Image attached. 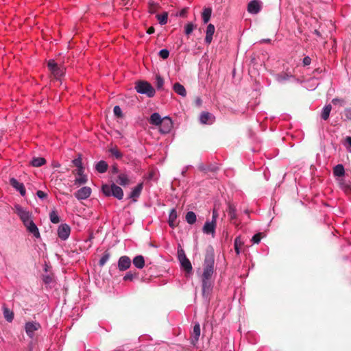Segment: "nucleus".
Listing matches in <instances>:
<instances>
[{"instance_id": "obj_32", "label": "nucleus", "mask_w": 351, "mask_h": 351, "mask_svg": "<svg viewBox=\"0 0 351 351\" xmlns=\"http://www.w3.org/2000/svg\"><path fill=\"white\" fill-rule=\"evenodd\" d=\"M186 221L189 224L193 225L196 222L197 216L193 211H189L186 214Z\"/></svg>"}, {"instance_id": "obj_49", "label": "nucleus", "mask_w": 351, "mask_h": 351, "mask_svg": "<svg viewBox=\"0 0 351 351\" xmlns=\"http://www.w3.org/2000/svg\"><path fill=\"white\" fill-rule=\"evenodd\" d=\"M36 195L38 196V198H40L41 199H44L47 197V193H46L45 192H44L43 191H40V190L37 191Z\"/></svg>"}, {"instance_id": "obj_48", "label": "nucleus", "mask_w": 351, "mask_h": 351, "mask_svg": "<svg viewBox=\"0 0 351 351\" xmlns=\"http://www.w3.org/2000/svg\"><path fill=\"white\" fill-rule=\"evenodd\" d=\"M73 164L76 167H83L82 166V159L80 157L77 158H75L74 160H73L72 161Z\"/></svg>"}, {"instance_id": "obj_12", "label": "nucleus", "mask_w": 351, "mask_h": 351, "mask_svg": "<svg viewBox=\"0 0 351 351\" xmlns=\"http://www.w3.org/2000/svg\"><path fill=\"white\" fill-rule=\"evenodd\" d=\"M10 184L17 191H19L21 196L24 197L26 194V190L23 183L19 182L16 178H12L10 179Z\"/></svg>"}, {"instance_id": "obj_19", "label": "nucleus", "mask_w": 351, "mask_h": 351, "mask_svg": "<svg viewBox=\"0 0 351 351\" xmlns=\"http://www.w3.org/2000/svg\"><path fill=\"white\" fill-rule=\"evenodd\" d=\"M215 31V27L213 24L208 25L206 31L205 43L208 45L210 44L213 36Z\"/></svg>"}, {"instance_id": "obj_46", "label": "nucleus", "mask_w": 351, "mask_h": 351, "mask_svg": "<svg viewBox=\"0 0 351 351\" xmlns=\"http://www.w3.org/2000/svg\"><path fill=\"white\" fill-rule=\"evenodd\" d=\"M332 103L334 105L339 104L340 106H343V105H344V104H345V101H344L343 99L334 98V99L332 100Z\"/></svg>"}, {"instance_id": "obj_13", "label": "nucleus", "mask_w": 351, "mask_h": 351, "mask_svg": "<svg viewBox=\"0 0 351 351\" xmlns=\"http://www.w3.org/2000/svg\"><path fill=\"white\" fill-rule=\"evenodd\" d=\"M261 4L259 0H252L247 5V11L253 14L258 13L261 10Z\"/></svg>"}, {"instance_id": "obj_30", "label": "nucleus", "mask_w": 351, "mask_h": 351, "mask_svg": "<svg viewBox=\"0 0 351 351\" xmlns=\"http://www.w3.org/2000/svg\"><path fill=\"white\" fill-rule=\"evenodd\" d=\"M46 163V160L43 157L33 158L30 164L33 167H39Z\"/></svg>"}, {"instance_id": "obj_62", "label": "nucleus", "mask_w": 351, "mask_h": 351, "mask_svg": "<svg viewBox=\"0 0 351 351\" xmlns=\"http://www.w3.org/2000/svg\"><path fill=\"white\" fill-rule=\"evenodd\" d=\"M186 171H187L186 169H185L182 171V174L183 176H185V173H186Z\"/></svg>"}, {"instance_id": "obj_52", "label": "nucleus", "mask_w": 351, "mask_h": 351, "mask_svg": "<svg viewBox=\"0 0 351 351\" xmlns=\"http://www.w3.org/2000/svg\"><path fill=\"white\" fill-rule=\"evenodd\" d=\"M77 168L76 169V174L77 175H78L79 176L84 175V167H77Z\"/></svg>"}, {"instance_id": "obj_44", "label": "nucleus", "mask_w": 351, "mask_h": 351, "mask_svg": "<svg viewBox=\"0 0 351 351\" xmlns=\"http://www.w3.org/2000/svg\"><path fill=\"white\" fill-rule=\"evenodd\" d=\"M113 112L114 115H116L118 117H122L123 113L121 108L119 106H115L113 109Z\"/></svg>"}, {"instance_id": "obj_54", "label": "nucleus", "mask_w": 351, "mask_h": 351, "mask_svg": "<svg viewBox=\"0 0 351 351\" xmlns=\"http://www.w3.org/2000/svg\"><path fill=\"white\" fill-rule=\"evenodd\" d=\"M111 172L112 174H117L119 173V169L116 165L112 166Z\"/></svg>"}, {"instance_id": "obj_64", "label": "nucleus", "mask_w": 351, "mask_h": 351, "mask_svg": "<svg viewBox=\"0 0 351 351\" xmlns=\"http://www.w3.org/2000/svg\"><path fill=\"white\" fill-rule=\"evenodd\" d=\"M149 12L152 13V14L154 13V9L150 8Z\"/></svg>"}, {"instance_id": "obj_11", "label": "nucleus", "mask_w": 351, "mask_h": 351, "mask_svg": "<svg viewBox=\"0 0 351 351\" xmlns=\"http://www.w3.org/2000/svg\"><path fill=\"white\" fill-rule=\"evenodd\" d=\"M118 269L123 271L129 269L131 266V260L128 256H122L118 261Z\"/></svg>"}, {"instance_id": "obj_9", "label": "nucleus", "mask_w": 351, "mask_h": 351, "mask_svg": "<svg viewBox=\"0 0 351 351\" xmlns=\"http://www.w3.org/2000/svg\"><path fill=\"white\" fill-rule=\"evenodd\" d=\"M40 328V324L35 322H27L25 326V332L30 338H33L34 332L38 330Z\"/></svg>"}, {"instance_id": "obj_2", "label": "nucleus", "mask_w": 351, "mask_h": 351, "mask_svg": "<svg viewBox=\"0 0 351 351\" xmlns=\"http://www.w3.org/2000/svg\"><path fill=\"white\" fill-rule=\"evenodd\" d=\"M101 191L106 196H113L119 200L122 199L124 195L123 189L114 183L110 185L107 184H103Z\"/></svg>"}, {"instance_id": "obj_39", "label": "nucleus", "mask_w": 351, "mask_h": 351, "mask_svg": "<svg viewBox=\"0 0 351 351\" xmlns=\"http://www.w3.org/2000/svg\"><path fill=\"white\" fill-rule=\"evenodd\" d=\"M195 25L193 23H188L184 27V32L186 35H190L193 29H195Z\"/></svg>"}, {"instance_id": "obj_38", "label": "nucleus", "mask_w": 351, "mask_h": 351, "mask_svg": "<svg viewBox=\"0 0 351 351\" xmlns=\"http://www.w3.org/2000/svg\"><path fill=\"white\" fill-rule=\"evenodd\" d=\"M110 257V254L108 251H106L99 261V265L103 267L109 260Z\"/></svg>"}, {"instance_id": "obj_51", "label": "nucleus", "mask_w": 351, "mask_h": 351, "mask_svg": "<svg viewBox=\"0 0 351 351\" xmlns=\"http://www.w3.org/2000/svg\"><path fill=\"white\" fill-rule=\"evenodd\" d=\"M311 59L309 56H306L303 58L302 63L304 66H308L311 64Z\"/></svg>"}, {"instance_id": "obj_7", "label": "nucleus", "mask_w": 351, "mask_h": 351, "mask_svg": "<svg viewBox=\"0 0 351 351\" xmlns=\"http://www.w3.org/2000/svg\"><path fill=\"white\" fill-rule=\"evenodd\" d=\"M201 280L202 296L206 300L208 301L213 288V282L211 281V279L201 278Z\"/></svg>"}, {"instance_id": "obj_1", "label": "nucleus", "mask_w": 351, "mask_h": 351, "mask_svg": "<svg viewBox=\"0 0 351 351\" xmlns=\"http://www.w3.org/2000/svg\"><path fill=\"white\" fill-rule=\"evenodd\" d=\"M215 271V255L213 249L208 250L203 264V273L201 278L211 279Z\"/></svg>"}, {"instance_id": "obj_14", "label": "nucleus", "mask_w": 351, "mask_h": 351, "mask_svg": "<svg viewBox=\"0 0 351 351\" xmlns=\"http://www.w3.org/2000/svg\"><path fill=\"white\" fill-rule=\"evenodd\" d=\"M143 189V184H138L130 192L129 198L132 199L133 202H136L137 199L140 197Z\"/></svg>"}, {"instance_id": "obj_18", "label": "nucleus", "mask_w": 351, "mask_h": 351, "mask_svg": "<svg viewBox=\"0 0 351 351\" xmlns=\"http://www.w3.org/2000/svg\"><path fill=\"white\" fill-rule=\"evenodd\" d=\"M25 228H27V231L32 234L34 237H35L36 239L40 238V234L38 230V227L35 224V223L32 221L28 222L26 225H24Z\"/></svg>"}, {"instance_id": "obj_50", "label": "nucleus", "mask_w": 351, "mask_h": 351, "mask_svg": "<svg viewBox=\"0 0 351 351\" xmlns=\"http://www.w3.org/2000/svg\"><path fill=\"white\" fill-rule=\"evenodd\" d=\"M344 115L347 119L351 121V108H346L344 111Z\"/></svg>"}, {"instance_id": "obj_57", "label": "nucleus", "mask_w": 351, "mask_h": 351, "mask_svg": "<svg viewBox=\"0 0 351 351\" xmlns=\"http://www.w3.org/2000/svg\"><path fill=\"white\" fill-rule=\"evenodd\" d=\"M154 32H155V29H154V27H150L147 30V33L148 34H152L154 33Z\"/></svg>"}, {"instance_id": "obj_28", "label": "nucleus", "mask_w": 351, "mask_h": 351, "mask_svg": "<svg viewBox=\"0 0 351 351\" xmlns=\"http://www.w3.org/2000/svg\"><path fill=\"white\" fill-rule=\"evenodd\" d=\"M228 215L230 220L233 221L237 219V209L234 204H228Z\"/></svg>"}, {"instance_id": "obj_40", "label": "nucleus", "mask_w": 351, "mask_h": 351, "mask_svg": "<svg viewBox=\"0 0 351 351\" xmlns=\"http://www.w3.org/2000/svg\"><path fill=\"white\" fill-rule=\"evenodd\" d=\"M88 181L87 176L86 175L80 176L79 178H77L75 180V183L76 184H86Z\"/></svg>"}, {"instance_id": "obj_3", "label": "nucleus", "mask_w": 351, "mask_h": 351, "mask_svg": "<svg viewBox=\"0 0 351 351\" xmlns=\"http://www.w3.org/2000/svg\"><path fill=\"white\" fill-rule=\"evenodd\" d=\"M135 88L138 93L146 95L152 97L155 95V90L147 82L140 81L136 84Z\"/></svg>"}, {"instance_id": "obj_8", "label": "nucleus", "mask_w": 351, "mask_h": 351, "mask_svg": "<svg viewBox=\"0 0 351 351\" xmlns=\"http://www.w3.org/2000/svg\"><path fill=\"white\" fill-rule=\"evenodd\" d=\"M71 233V228L66 223L61 224L58 228V237L63 241L66 240Z\"/></svg>"}, {"instance_id": "obj_56", "label": "nucleus", "mask_w": 351, "mask_h": 351, "mask_svg": "<svg viewBox=\"0 0 351 351\" xmlns=\"http://www.w3.org/2000/svg\"><path fill=\"white\" fill-rule=\"evenodd\" d=\"M51 277H50L49 276H45V277H44V278H43V281H44V282H45V283H46V284L49 283V282H51Z\"/></svg>"}, {"instance_id": "obj_42", "label": "nucleus", "mask_w": 351, "mask_h": 351, "mask_svg": "<svg viewBox=\"0 0 351 351\" xmlns=\"http://www.w3.org/2000/svg\"><path fill=\"white\" fill-rule=\"evenodd\" d=\"M261 238H262V233L261 232L257 233L252 237V241L253 242V243L258 244L261 242Z\"/></svg>"}, {"instance_id": "obj_15", "label": "nucleus", "mask_w": 351, "mask_h": 351, "mask_svg": "<svg viewBox=\"0 0 351 351\" xmlns=\"http://www.w3.org/2000/svg\"><path fill=\"white\" fill-rule=\"evenodd\" d=\"M200 326L197 323L194 325L193 332H191V343L192 345L195 346L197 343L200 336Z\"/></svg>"}, {"instance_id": "obj_21", "label": "nucleus", "mask_w": 351, "mask_h": 351, "mask_svg": "<svg viewBox=\"0 0 351 351\" xmlns=\"http://www.w3.org/2000/svg\"><path fill=\"white\" fill-rule=\"evenodd\" d=\"M117 182L121 186H127L130 184L128 174L125 172L119 173Z\"/></svg>"}, {"instance_id": "obj_59", "label": "nucleus", "mask_w": 351, "mask_h": 351, "mask_svg": "<svg viewBox=\"0 0 351 351\" xmlns=\"http://www.w3.org/2000/svg\"><path fill=\"white\" fill-rule=\"evenodd\" d=\"M345 141L346 143L351 147V136H347Z\"/></svg>"}, {"instance_id": "obj_17", "label": "nucleus", "mask_w": 351, "mask_h": 351, "mask_svg": "<svg viewBox=\"0 0 351 351\" xmlns=\"http://www.w3.org/2000/svg\"><path fill=\"white\" fill-rule=\"evenodd\" d=\"M275 80L280 84H284L291 78H295V77L285 72L279 73L274 75Z\"/></svg>"}, {"instance_id": "obj_23", "label": "nucleus", "mask_w": 351, "mask_h": 351, "mask_svg": "<svg viewBox=\"0 0 351 351\" xmlns=\"http://www.w3.org/2000/svg\"><path fill=\"white\" fill-rule=\"evenodd\" d=\"M216 223L215 221H206L203 227L205 234H213L215 231Z\"/></svg>"}, {"instance_id": "obj_6", "label": "nucleus", "mask_w": 351, "mask_h": 351, "mask_svg": "<svg viewBox=\"0 0 351 351\" xmlns=\"http://www.w3.org/2000/svg\"><path fill=\"white\" fill-rule=\"evenodd\" d=\"M47 66L56 80H59L64 73V66H58L53 60L48 62Z\"/></svg>"}, {"instance_id": "obj_31", "label": "nucleus", "mask_w": 351, "mask_h": 351, "mask_svg": "<svg viewBox=\"0 0 351 351\" xmlns=\"http://www.w3.org/2000/svg\"><path fill=\"white\" fill-rule=\"evenodd\" d=\"M333 174L335 176L341 177L345 174V169L343 165L339 164L333 169Z\"/></svg>"}, {"instance_id": "obj_55", "label": "nucleus", "mask_w": 351, "mask_h": 351, "mask_svg": "<svg viewBox=\"0 0 351 351\" xmlns=\"http://www.w3.org/2000/svg\"><path fill=\"white\" fill-rule=\"evenodd\" d=\"M217 217V213L215 210H213V219L211 221H215L216 223V219Z\"/></svg>"}, {"instance_id": "obj_22", "label": "nucleus", "mask_w": 351, "mask_h": 351, "mask_svg": "<svg viewBox=\"0 0 351 351\" xmlns=\"http://www.w3.org/2000/svg\"><path fill=\"white\" fill-rule=\"evenodd\" d=\"M162 128L160 129L161 132L162 133H167L170 131L171 127H172V121L171 119L166 117L163 119V121L161 123Z\"/></svg>"}, {"instance_id": "obj_5", "label": "nucleus", "mask_w": 351, "mask_h": 351, "mask_svg": "<svg viewBox=\"0 0 351 351\" xmlns=\"http://www.w3.org/2000/svg\"><path fill=\"white\" fill-rule=\"evenodd\" d=\"M178 257L180 263L181 267L185 270L186 273L192 271L193 267L190 261L187 258L183 249L178 248Z\"/></svg>"}, {"instance_id": "obj_60", "label": "nucleus", "mask_w": 351, "mask_h": 351, "mask_svg": "<svg viewBox=\"0 0 351 351\" xmlns=\"http://www.w3.org/2000/svg\"><path fill=\"white\" fill-rule=\"evenodd\" d=\"M199 169L201 171H205L207 170V169L203 165H201L199 166Z\"/></svg>"}, {"instance_id": "obj_43", "label": "nucleus", "mask_w": 351, "mask_h": 351, "mask_svg": "<svg viewBox=\"0 0 351 351\" xmlns=\"http://www.w3.org/2000/svg\"><path fill=\"white\" fill-rule=\"evenodd\" d=\"M159 56L164 60L167 59L169 56V51L166 49H162L159 51Z\"/></svg>"}, {"instance_id": "obj_58", "label": "nucleus", "mask_w": 351, "mask_h": 351, "mask_svg": "<svg viewBox=\"0 0 351 351\" xmlns=\"http://www.w3.org/2000/svg\"><path fill=\"white\" fill-rule=\"evenodd\" d=\"M234 250H235V252L237 254V255H239L240 253H241V247L239 246H234Z\"/></svg>"}, {"instance_id": "obj_37", "label": "nucleus", "mask_w": 351, "mask_h": 351, "mask_svg": "<svg viewBox=\"0 0 351 351\" xmlns=\"http://www.w3.org/2000/svg\"><path fill=\"white\" fill-rule=\"evenodd\" d=\"M109 152L116 158L121 159L123 157L122 153L117 147H110Z\"/></svg>"}, {"instance_id": "obj_34", "label": "nucleus", "mask_w": 351, "mask_h": 351, "mask_svg": "<svg viewBox=\"0 0 351 351\" xmlns=\"http://www.w3.org/2000/svg\"><path fill=\"white\" fill-rule=\"evenodd\" d=\"M332 107L330 104L326 105L324 107L322 111V119L324 120H327L329 117Z\"/></svg>"}, {"instance_id": "obj_24", "label": "nucleus", "mask_w": 351, "mask_h": 351, "mask_svg": "<svg viewBox=\"0 0 351 351\" xmlns=\"http://www.w3.org/2000/svg\"><path fill=\"white\" fill-rule=\"evenodd\" d=\"M134 265L137 269H143L145 266V259L142 255L136 256L132 261Z\"/></svg>"}, {"instance_id": "obj_47", "label": "nucleus", "mask_w": 351, "mask_h": 351, "mask_svg": "<svg viewBox=\"0 0 351 351\" xmlns=\"http://www.w3.org/2000/svg\"><path fill=\"white\" fill-rule=\"evenodd\" d=\"M134 276L135 275L133 274L131 271H129L123 276V280H132L134 278Z\"/></svg>"}, {"instance_id": "obj_10", "label": "nucleus", "mask_w": 351, "mask_h": 351, "mask_svg": "<svg viewBox=\"0 0 351 351\" xmlns=\"http://www.w3.org/2000/svg\"><path fill=\"white\" fill-rule=\"evenodd\" d=\"M91 189L88 186H83L75 193V197L78 200H84L90 197Z\"/></svg>"}, {"instance_id": "obj_25", "label": "nucleus", "mask_w": 351, "mask_h": 351, "mask_svg": "<svg viewBox=\"0 0 351 351\" xmlns=\"http://www.w3.org/2000/svg\"><path fill=\"white\" fill-rule=\"evenodd\" d=\"M162 121L163 119H162L160 115L157 112L153 113L150 117L149 123L152 125H161Z\"/></svg>"}, {"instance_id": "obj_26", "label": "nucleus", "mask_w": 351, "mask_h": 351, "mask_svg": "<svg viewBox=\"0 0 351 351\" xmlns=\"http://www.w3.org/2000/svg\"><path fill=\"white\" fill-rule=\"evenodd\" d=\"M173 90L179 95L185 97L186 95V91L183 85L177 82L173 85Z\"/></svg>"}, {"instance_id": "obj_45", "label": "nucleus", "mask_w": 351, "mask_h": 351, "mask_svg": "<svg viewBox=\"0 0 351 351\" xmlns=\"http://www.w3.org/2000/svg\"><path fill=\"white\" fill-rule=\"evenodd\" d=\"M243 244H244V243L242 241L241 236H238L235 238L234 241V246L241 247Z\"/></svg>"}, {"instance_id": "obj_36", "label": "nucleus", "mask_w": 351, "mask_h": 351, "mask_svg": "<svg viewBox=\"0 0 351 351\" xmlns=\"http://www.w3.org/2000/svg\"><path fill=\"white\" fill-rule=\"evenodd\" d=\"M49 219L53 223H58L60 221L57 211L54 210L49 213Z\"/></svg>"}, {"instance_id": "obj_33", "label": "nucleus", "mask_w": 351, "mask_h": 351, "mask_svg": "<svg viewBox=\"0 0 351 351\" xmlns=\"http://www.w3.org/2000/svg\"><path fill=\"white\" fill-rule=\"evenodd\" d=\"M3 316H4L5 319L8 322H12V320L14 319L13 312L5 306H3Z\"/></svg>"}, {"instance_id": "obj_63", "label": "nucleus", "mask_w": 351, "mask_h": 351, "mask_svg": "<svg viewBox=\"0 0 351 351\" xmlns=\"http://www.w3.org/2000/svg\"><path fill=\"white\" fill-rule=\"evenodd\" d=\"M315 34L316 35H317V36H319V35H320V34H319V31H317V30H315Z\"/></svg>"}, {"instance_id": "obj_41", "label": "nucleus", "mask_w": 351, "mask_h": 351, "mask_svg": "<svg viewBox=\"0 0 351 351\" xmlns=\"http://www.w3.org/2000/svg\"><path fill=\"white\" fill-rule=\"evenodd\" d=\"M156 87L158 89H160L162 88L164 85V80L162 77L160 75H157L156 77Z\"/></svg>"}, {"instance_id": "obj_61", "label": "nucleus", "mask_w": 351, "mask_h": 351, "mask_svg": "<svg viewBox=\"0 0 351 351\" xmlns=\"http://www.w3.org/2000/svg\"><path fill=\"white\" fill-rule=\"evenodd\" d=\"M196 104H197V105L200 106L202 104V100L199 98H197L196 99Z\"/></svg>"}, {"instance_id": "obj_27", "label": "nucleus", "mask_w": 351, "mask_h": 351, "mask_svg": "<svg viewBox=\"0 0 351 351\" xmlns=\"http://www.w3.org/2000/svg\"><path fill=\"white\" fill-rule=\"evenodd\" d=\"M108 167V165L104 160H100L95 165V169L101 173H105Z\"/></svg>"}, {"instance_id": "obj_29", "label": "nucleus", "mask_w": 351, "mask_h": 351, "mask_svg": "<svg viewBox=\"0 0 351 351\" xmlns=\"http://www.w3.org/2000/svg\"><path fill=\"white\" fill-rule=\"evenodd\" d=\"M212 9L210 8H205L202 13V18L204 23H207L211 16Z\"/></svg>"}, {"instance_id": "obj_4", "label": "nucleus", "mask_w": 351, "mask_h": 351, "mask_svg": "<svg viewBox=\"0 0 351 351\" xmlns=\"http://www.w3.org/2000/svg\"><path fill=\"white\" fill-rule=\"evenodd\" d=\"M14 210L16 215L19 217L22 221L23 225H26L28 222L32 221V213L26 208L22 207L19 204L14 206Z\"/></svg>"}, {"instance_id": "obj_53", "label": "nucleus", "mask_w": 351, "mask_h": 351, "mask_svg": "<svg viewBox=\"0 0 351 351\" xmlns=\"http://www.w3.org/2000/svg\"><path fill=\"white\" fill-rule=\"evenodd\" d=\"M186 12H187L186 8H184L179 12V13L178 14V16H179L180 17H185L186 14Z\"/></svg>"}, {"instance_id": "obj_20", "label": "nucleus", "mask_w": 351, "mask_h": 351, "mask_svg": "<svg viewBox=\"0 0 351 351\" xmlns=\"http://www.w3.org/2000/svg\"><path fill=\"white\" fill-rule=\"evenodd\" d=\"M177 217H178V214H177L176 209L175 208H173L170 210V213L169 215V218H168V223H169V226L171 228H175L176 227V221Z\"/></svg>"}, {"instance_id": "obj_35", "label": "nucleus", "mask_w": 351, "mask_h": 351, "mask_svg": "<svg viewBox=\"0 0 351 351\" xmlns=\"http://www.w3.org/2000/svg\"><path fill=\"white\" fill-rule=\"evenodd\" d=\"M156 18L161 25H165L168 20V13L165 12L161 14H157Z\"/></svg>"}, {"instance_id": "obj_16", "label": "nucleus", "mask_w": 351, "mask_h": 351, "mask_svg": "<svg viewBox=\"0 0 351 351\" xmlns=\"http://www.w3.org/2000/svg\"><path fill=\"white\" fill-rule=\"evenodd\" d=\"M215 119V116L208 112H203L199 117V121L203 124H212Z\"/></svg>"}]
</instances>
